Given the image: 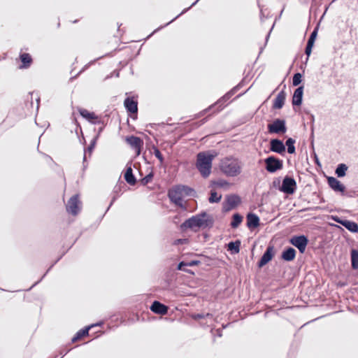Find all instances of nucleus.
Instances as JSON below:
<instances>
[{
	"instance_id": "nucleus-34",
	"label": "nucleus",
	"mask_w": 358,
	"mask_h": 358,
	"mask_svg": "<svg viewBox=\"0 0 358 358\" xmlns=\"http://www.w3.org/2000/svg\"><path fill=\"white\" fill-rule=\"evenodd\" d=\"M222 199L221 194H217V193L215 190H210V196L208 198V201L210 203H218Z\"/></svg>"
},
{
	"instance_id": "nucleus-11",
	"label": "nucleus",
	"mask_w": 358,
	"mask_h": 358,
	"mask_svg": "<svg viewBox=\"0 0 358 358\" xmlns=\"http://www.w3.org/2000/svg\"><path fill=\"white\" fill-rule=\"evenodd\" d=\"M274 246L273 245H269L265 252H264L263 255L260 258L259 261L257 263V265L259 268L263 267L266 264H268L274 256Z\"/></svg>"
},
{
	"instance_id": "nucleus-50",
	"label": "nucleus",
	"mask_w": 358,
	"mask_h": 358,
	"mask_svg": "<svg viewBox=\"0 0 358 358\" xmlns=\"http://www.w3.org/2000/svg\"><path fill=\"white\" fill-rule=\"evenodd\" d=\"M216 331H217V335L218 336H220V337L222 336V331L220 329H217Z\"/></svg>"
},
{
	"instance_id": "nucleus-57",
	"label": "nucleus",
	"mask_w": 358,
	"mask_h": 358,
	"mask_svg": "<svg viewBox=\"0 0 358 358\" xmlns=\"http://www.w3.org/2000/svg\"><path fill=\"white\" fill-rule=\"evenodd\" d=\"M117 187H115V192H117Z\"/></svg>"
},
{
	"instance_id": "nucleus-5",
	"label": "nucleus",
	"mask_w": 358,
	"mask_h": 358,
	"mask_svg": "<svg viewBox=\"0 0 358 358\" xmlns=\"http://www.w3.org/2000/svg\"><path fill=\"white\" fill-rule=\"evenodd\" d=\"M267 129L270 134H284L287 130L285 120L279 118L274 120L272 123L268 124Z\"/></svg>"
},
{
	"instance_id": "nucleus-44",
	"label": "nucleus",
	"mask_w": 358,
	"mask_h": 358,
	"mask_svg": "<svg viewBox=\"0 0 358 358\" xmlns=\"http://www.w3.org/2000/svg\"><path fill=\"white\" fill-rule=\"evenodd\" d=\"M313 47V45L306 44V47L305 49V53L307 55L306 61L308 59V57L311 54Z\"/></svg>"
},
{
	"instance_id": "nucleus-26",
	"label": "nucleus",
	"mask_w": 358,
	"mask_h": 358,
	"mask_svg": "<svg viewBox=\"0 0 358 358\" xmlns=\"http://www.w3.org/2000/svg\"><path fill=\"white\" fill-rule=\"evenodd\" d=\"M20 59L22 62V64L20 66V69L29 68L33 62L32 58L29 53H21L20 55Z\"/></svg>"
},
{
	"instance_id": "nucleus-8",
	"label": "nucleus",
	"mask_w": 358,
	"mask_h": 358,
	"mask_svg": "<svg viewBox=\"0 0 358 358\" xmlns=\"http://www.w3.org/2000/svg\"><path fill=\"white\" fill-rule=\"evenodd\" d=\"M289 243L298 248L301 253H303L308 243V239L305 235L293 236L289 239Z\"/></svg>"
},
{
	"instance_id": "nucleus-9",
	"label": "nucleus",
	"mask_w": 358,
	"mask_h": 358,
	"mask_svg": "<svg viewBox=\"0 0 358 358\" xmlns=\"http://www.w3.org/2000/svg\"><path fill=\"white\" fill-rule=\"evenodd\" d=\"M241 201L240 197L235 194L227 196L223 203L222 210L228 212L234 208Z\"/></svg>"
},
{
	"instance_id": "nucleus-51",
	"label": "nucleus",
	"mask_w": 358,
	"mask_h": 358,
	"mask_svg": "<svg viewBox=\"0 0 358 358\" xmlns=\"http://www.w3.org/2000/svg\"><path fill=\"white\" fill-rule=\"evenodd\" d=\"M67 352H68V351H66V352L61 351L60 355H62V357H64V355H66Z\"/></svg>"
},
{
	"instance_id": "nucleus-17",
	"label": "nucleus",
	"mask_w": 358,
	"mask_h": 358,
	"mask_svg": "<svg viewBox=\"0 0 358 358\" xmlns=\"http://www.w3.org/2000/svg\"><path fill=\"white\" fill-rule=\"evenodd\" d=\"M243 85V80H242L241 83H239L237 85L234 87L230 91H229L227 93H226L222 98H220L217 103V104H223L225 102H227L228 100L230 99V98L235 94L241 89V87Z\"/></svg>"
},
{
	"instance_id": "nucleus-24",
	"label": "nucleus",
	"mask_w": 358,
	"mask_h": 358,
	"mask_svg": "<svg viewBox=\"0 0 358 358\" xmlns=\"http://www.w3.org/2000/svg\"><path fill=\"white\" fill-rule=\"evenodd\" d=\"M296 254V251L295 249L292 247H289L282 251L281 258L286 262H291L295 259Z\"/></svg>"
},
{
	"instance_id": "nucleus-23",
	"label": "nucleus",
	"mask_w": 358,
	"mask_h": 358,
	"mask_svg": "<svg viewBox=\"0 0 358 358\" xmlns=\"http://www.w3.org/2000/svg\"><path fill=\"white\" fill-rule=\"evenodd\" d=\"M79 113L83 117L87 119L92 124H98L101 122L100 120L96 121V120L98 119V117L93 112H89L86 109L80 108Z\"/></svg>"
},
{
	"instance_id": "nucleus-2",
	"label": "nucleus",
	"mask_w": 358,
	"mask_h": 358,
	"mask_svg": "<svg viewBox=\"0 0 358 358\" xmlns=\"http://www.w3.org/2000/svg\"><path fill=\"white\" fill-rule=\"evenodd\" d=\"M214 157L215 155L208 152H200L196 155V167L203 178L210 176Z\"/></svg>"
},
{
	"instance_id": "nucleus-55",
	"label": "nucleus",
	"mask_w": 358,
	"mask_h": 358,
	"mask_svg": "<svg viewBox=\"0 0 358 358\" xmlns=\"http://www.w3.org/2000/svg\"><path fill=\"white\" fill-rule=\"evenodd\" d=\"M246 92H247V91L244 92L243 93H241V94H238V95L237 96V97L241 96V95H243V94H245Z\"/></svg>"
},
{
	"instance_id": "nucleus-10",
	"label": "nucleus",
	"mask_w": 358,
	"mask_h": 358,
	"mask_svg": "<svg viewBox=\"0 0 358 358\" xmlns=\"http://www.w3.org/2000/svg\"><path fill=\"white\" fill-rule=\"evenodd\" d=\"M80 201L78 199V195L75 194L70 198L66 206V210L68 213L73 215H76L80 210Z\"/></svg>"
},
{
	"instance_id": "nucleus-20",
	"label": "nucleus",
	"mask_w": 358,
	"mask_h": 358,
	"mask_svg": "<svg viewBox=\"0 0 358 358\" xmlns=\"http://www.w3.org/2000/svg\"><path fill=\"white\" fill-rule=\"evenodd\" d=\"M124 106L130 113H137L138 112V103L132 97H127L124 101Z\"/></svg>"
},
{
	"instance_id": "nucleus-35",
	"label": "nucleus",
	"mask_w": 358,
	"mask_h": 358,
	"mask_svg": "<svg viewBox=\"0 0 358 358\" xmlns=\"http://www.w3.org/2000/svg\"><path fill=\"white\" fill-rule=\"evenodd\" d=\"M199 0H196L195 1L189 8H185L184 9L179 15H178L176 17H174L173 20H171L170 22H167L165 25L164 26H161L160 27L157 28V29H155L152 34L157 32L158 30L161 29L162 28L170 24L171 22H173L176 19H177L178 17H180V15H182V14H184L185 13H186L189 9H190L192 6H195L197 2L199 1Z\"/></svg>"
},
{
	"instance_id": "nucleus-59",
	"label": "nucleus",
	"mask_w": 358,
	"mask_h": 358,
	"mask_svg": "<svg viewBox=\"0 0 358 358\" xmlns=\"http://www.w3.org/2000/svg\"><path fill=\"white\" fill-rule=\"evenodd\" d=\"M48 271H49V269H48V271H45V275H46V273H48Z\"/></svg>"
},
{
	"instance_id": "nucleus-53",
	"label": "nucleus",
	"mask_w": 358,
	"mask_h": 358,
	"mask_svg": "<svg viewBox=\"0 0 358 358\" xmlns=\"http://www.w3.org/2000/svg\"><path fill=\"white\" fill-rule=\"evenodd\" d=\"M327 8H326V10H325L324 13H323V15L321 16L320 20H322V19L323 18V17H324V14H325V13H326V11H327ZM320 21H321V20H320Z\"/></svg>"
},
{
	"instance_id": "nucleus-21",
	"label": "nucleus",
	"mask_w": 358,
	"mask_h": 358,
	"mask_svg": "<svg viewBox=\"0 0 358 358\" xmlns=\"http://www.w3.org/2000/svg\"><path fill=\"white\" fill-rule=\"evenodd\" d=\"M101 324H102V322H98L96 324L90 325L88 327H85L84 329L79 330L76 334V335L72 338V339H71L72 343H75L77 341H78L79 339H80L81 338H83V336H87L89 334V330L91 328H92L94 327H96V326H101Z\"/></svg>"
},
{
	"instance_id": "nucleus-13",
	"label": "nucleus",
	"mask_w": 358,
	"mask_h": 358,
	"mask_svg": "<svg viewBox=\"0 0 358 358\" xmlns=\"http://www.w3.org/2000/svg\"><path fill=\"white\" fill-rule=\"evenodd\" d=\"M333 220L337 223L345 227L348 231L352 233H358V224L348 220H343L338 217H333Z\"/></svg>"
},
{
	"instance_id": "nucleus-32",
	"label": "nucleus",
	"mask_w": 358,
	"mask_h": 358,
	"mask_svg": "<svg viewBox=\"0 0 358 358\" xmlns=\"http://www.w3.org/2000/svg\"><path fill=\"white\" fill-rule=\"evenodd\" d=\"M295 140L292 138H288L285 142V146L287 147V152L289 154L295 153L296 148L294 146Z\"/></svg>"
},
{
	"instance_id": "nucleus-15",
	"label": "nucleus",
	"mask_w": 358,
	"mask_h": 358,
	"mask_svg": "<svg viewBox=\"0 0 358 358\" xmlns=\"http://www.w3.org/2000/svg\"><path fill=\"white\" fill-rule=\"evenodd\" d=\"M247 227L250 229H255L259 226V217L253 213H248L246 215Z\"/></svg>"
},
{
	"instance_id": "nucleus-43",
	"label": "nucleus",
	"mask_w": 358,
	"mask_h": 358,
	"mask_svg": "<svg viewBox=\"0 0 358 358\" xmlns=\"http://www.w3.org/2000/svg\"><path fill=\"white\" fill-rule=\"evenodd\" d=\"M185 266H188V265L187 264V262H180L178 264V266H177V269L179 270V271H185L187 273H190V271L188 270V269H185L184 267Z\"/></svg>"
},
{
	"instance_id": "nucleus-61",
	"label": "nucleus",
	"mask_w": 358,
	"mask_h": 358,
	"mask_svg": "<svg viewBox=\"0 0 358 358\" xmlns=\"http://www.w3.org/2000/svg\"><path fill=\"white\" fill-rule=\"evenodd\" d=\"M59 358H62V357H59Z\"/></svg>"
},
{
	"instance_id": "nucleus-33",
	"label": "nucleus",
	"mask_w": 358,
	"mask_h": 358,
	"mask_svg": "<svg viewBox=\"0 0 358 358\" xmlns=\"http://www.w3.org/2000/svg\"><path fill=\"white\" fill-rule=\"evenodd\" d=\"M348 166L345 164H340L338 165L336 169V174L338 178H341L345 176Z\"/></svg>"
},
{
	"instance_id": "nucleus-40",
	"label": "nucleus",
	"mask_w": 358,
	"mask_h": 358,
	"mask_svg": "<svg viewBox=\"0 0 358 358\" xmlns=\"http://www.w3.org/2000/svg\"><path fill=\"white\" fill-rule=\"evenodd\" d=\"M154 174L152 172H150L144 178L141 180V184L143 186L148 185L153 178Z\"/></svg>"
},
{
	"instance_id": "nucleus-58",
	"label": "nucleus",
	"mask_w": 358,
	"mask_h": 358,
	"mask_svg": "<svg viewBox=\"0 0 358 358\" xmlns=\"http://www.w3.org/2000/svg\"><path fill=\"white\" fill-rule=\"evenodd\" d=\"M48 271H49V269H48V271H45V275H46V273H48Z\"/></svg>"
},
{
	"instance_id": "nucleus-52",
	"label": "nucleus",
	"mask_w": 358,
	"mask_h": 358,
	"mask_svg": "<svg viewBox=\"0 0 358 358\" xmlns=\"http://www.w3.org/2000/svg\"><path fill=\"white\" fill-rule=\"evenodd\" d=\"M183 241L184 240H182V239H178V240H177V243H182L183 242Z\"/></svg>"
},
{
	"instance_id": "nucleus-25",
	"label": "nucleus",
	"mask_w": 358,
	"mask_h": 358,
	"mask_svg": "<svg viewBox=\"0 0 358 358\" xmlns=\"http://www.w3.org/2000/svg\"><path fill=\"white\" fill-rule=\"evenodd\" d=\"M285 98H286L285 92L284 90L280 91L278 94L277 96L275 97V99L274 100L273 108L274 109L282 108L285 104Z\"/></svg>"
},
{
	"instance_id": "nucleus-47",
	"label": "nucleus",
	"mask_w": 358,
	"mask_h": 358,
	"mask_svg": "<svg viewBox=\"0 0 358 358\" xmlns=\"http://www.w3.org/2000/svg\"><path fill=\"white\" fill-rule=\"evenodd\" d=\"M117 196H114L110 203V205L108 207L107 210H106V212L109 210V208L111 207V206L113 204V203L115 202V201L117 199Z\"/></svg>"
},
{
	"instance_id": "nucleus-16",
	"label": "nucleus",
	"mask_w": 358,
	"mask_h": 358,
	"mask_svg": "<svg viewBox=\"0 0 358 358\" xmlns=\"http://www.w3.org/2000/svg\"><path fill=\"white\" fill-rule=\"evenodd\" d=\"M243 85V80H242L241 83H239L237 85L234 87L230 91H229L227 93H226L222 98H220L217 103V104H223L225 102H227L228 100L230 99V98L235 94L241 89V87Z\"/></svg>"
},
{
	"instance_id": "nucleus-38",
	"label": "nucleus",
	"mask_w": 358,
	"mask_h": 358,
	"mask_svg": "<svg viewBox=\"0 0 358 358\" xmlns=\"http://www.w3.org/2000/svg\"><path fill=\"white\" fill-rule=\"evenodd\" d=\"M95 143H96V138H94L92 141L90 145L87 147V150L85 151V155H84V157H83V162L84 163L86 161V153L89 152L90 156L91 155V153H92V150L94 148Z\"/></svg>"
},
{
	"instance_id": "nucleus-4",
	"label": "nucleus",
	"mask_w": 358,
	"mask_h": 358,
	"mask_svg": "<svg viewBox=\"0 0 358 358\" xmlns=\"http://www.w3.org/2000/svg\"><path fill=\"white\" fill-rule=\"evenodd\" d=\"M265 169L268 173H275L283 168V161L278 157L271 155L264 159Z\"/></svg>"
},
{
	"instance_id": "nucleus-14",
	"label": "nucleus",
	"mask_w": 358,
	"mask_h": 358,
	"mask_svg": "<svg viewBox=\"0 0 358 358\" xmlns=\"http://www.w3.org/2000/svg\"><path fill=\"white\" fill-rule=\"evenodd\" d=\"M126 141L136 150L137 155H139L141 147L143 145V140L139 137L130 136L126 138Z\"/></svg>"
},
{
	"instance_id": "nucleus-22",
	"label": "nucleus",
	"mask_w": 358,
	"mask_h": 358,
	"mask_svg": "<svg viewBox=\"0 0 358 358\" xmlns=\"http://www.w3.org/2000/svg\"><path fill=\"white\" fill-rule=\"evenodd\" d=\"M303 86H299L294 92L292 96V105L293 106H301L303 101Z\"/></svg>"
},
{
	"instance_id": "nucleus-39",
	"label": "nucleus",
	"mask_w": 358,
	"mask_h": 358,
	"mask_svg": "<svg viewBox=\"0 0 358 358\" xmlns=\"http://www.w3.org/2000/svg\"><path fill=\"white\" fill-rule=\"evenodd\" d=\"M302 75L300 73H296L294 74L292 78V84L294 86H298L302 81Z\"/></svg>"
},
{
	"instance_id": "nucleus-37",
	"label": "nucleus",
	"mask_w": 358,
	"mask_h": 358,
	"mask_svg": "<svg viewBox=\"0 0 358 358\" xmlns=\"http://www.w3.org/2000/svg\"><path fill=\"white\" fill-rule=\"evenodd\" d=\"M228 185H229V182L224 180H214V181H211V183H210V187L216 186L218 187H224Z\"/></svg>"
},
{
	"instance_id": "nucleus-41",
	"label": "nucleus",
	"mask_w": 358,
	"mask_h": 358,
	"mask_svg": "<svg viewBox=\"0 0 358 358\" xmlns=\"http://www.w3.org/2000/svg\"><path fill=\"white\" fill-rule=\"evenodd\" d=\"M212 314L206 313V314H201V313H197V314H193L192 315V319L195 320H198L200 319H203L208 317H212Z\"/></svg>"
},
{
	"instance_id": "nucleus-28",
	"label": "nucleus",
	"mask_w": 358,
	"mask_h": 358,
	"mask_svg": "<svg viewBox=\"0 0 358 358\" xmlns=\"http://www.w3.org/2000/svg\"><path fill=\"white\" fill-rule=\"evenodd\" d=\"M180 189L182 193L183 197L184 196H190V197H196V191L187 185H179Z\"/></svg>"
},
{
	"instance_id": "nucleus-54",
	"label": "nucleus",
	"mask_w": 358,
	"mask_h": 358,
	"mask_svg": "<svg viewBox=\"0 0 358 358\" xmlns=\"http://www.w3.org/2000/svg\"><path fill=\"white\" fill-rule=\"evenodd\" d=\"M314 120H315V118H314V115H311V121H312V122H314Z\"/></svg>"
},
{
	"instance_id": "nucleus-3",
	"label": "nucleus",
	"mask_w": 358,
	"mask_h": 358,
	"mask_svg": "<svg viewBox=\"0 0 358 358\" xmlns=\"http://www.w3.org/2000/svg\"><path fill=\"white\" fill-rule=\"evenodd\" d=\"M220 168L221 171L229 177H234L241 172V162L236 158L226 157L221 160Z\"/></svg>"
},
{
	"instance_id": "nucleus-7",
	"label": "nucleus",
	"mask_w": 358,
	"mask_h": 358,
	"mask_svg": "<svg viewBox=\"0 0 358 358\" xmlns=\"http://www.w3.org/2000/svg\"><path fill=\"white\" fill-rule=\"evenodd\" d=\"M168 196L173 203L182 208H185L182 203L183 195L179 185L169 189L168 192Z\"/></svg>"
},
{
	"instance_id": "nucleus-42",
	"label": "nucleus",
	"mask_w": 358,
	"mask_h": 358,
	"mask_svg": "<svg viewBox=\"0 0 358 358\" xmlns=\"http://www.w3.org/2000/svg\"><path fill=\"white\" fill-rule=\"evenodd\" d=\"M152 149L154 150L153 153H154L155 156L159 160V162L161 163H163L164 157H163L161 152L159 151V150L155 146H153Z\"/></svg>"
},
{
	"instance_id": "nucleus-29",
	"label": "nucleus",
	"mask_w": 358,
	"mask_h": 358,
	"mask_svg": "<svg viewBox=\"0 0 358 358\" xmlns=\"http://www.w3.org/2000/svg\"><path fill=\"white\" fill-rule=\"evenodd\" d=\"M241 244L240 240L231 241L228 243V250L231 251L232 254H237L240 252Z\"/></svg>"
},
{
	"instance_id": "nucleus-18",
	"label": "nucleus",
	"mask_w": 358,
	"mask_h": 358,
	"mask_svg": "<svg viewBox=\"0 0 358 358\" xmlns=\"http://www.w3.org/2000/svg\"><path fill=\"white\" fill-rule=\"evenodd\" d=\"M327 182L329 187L334 191L344 192L345 189V186L336 178L331 176L328 177Z\"/></svg>"
},
{
	"instance_id": "nucleus-6",
	"label": "nucleus",
	"mask_w": 358,
	"mask_h": 358,
	"mask_svg": "<svg viewBox=\"0 0 358 358\" xmlns=\"http://www.w3.org/2000/svg\"><path fill=\"white\" fill-rule=\"evenodd\" d=\"M296 182L294 178L286 176L283 180L279 189L287 194H292L296 189Z\"/></svg>"
},
{
	"instance_id": "nucleus-49",
	"label": "nucleus",
	"mask_w": 358,
	"mask_h": 358,
	"mask_svg": "<svg viewBox=\"0 0 358 358\" xmlns=\"http://www.w3.org/2000/svg\"><path fill=\"white\" fill-rule=\"evenodd\" d=\"M210 108H210H207V109H206V110H203L201 113L198 114V115H196V117H200V115H201L204 114V113H205L208 110H209Z\"/></svg>"
},
{
	"instance_id": "nucleus-46",
	"label": "nucleus",
	"mask_w": 358,
	"mask_h": 358,
	"mask_svg": "<svg viewBox=\"0 0 358 358\" xmlns=\"http://www.w3.org/2000/svg\"><path fill=\"white\" fill-rule=\"evenodd\" d=\"M201 264V262L199 260H192L190 262H187V264L188 266H197Z\"/></svg>"
},
{
	"instance_id": "nucleus-31",
	"label": "nucleus",
	"mask_w": 358,
	"mask_h": 358,
	"mask_svg": "<svg viewBox=\"0 0 358 358\" xmlns=\"http://www.w3.org/2000/svg\"><path fill=\"white\" fill-rule=\"evenodd\" d=\"M243 221V216L239 213H235L232 216V221L230 224L231 228L236 229L237 228Z\"/></svg>"
},
{
	"instance_id": "nucleus-30",
	"label": "nucleus",
	"mask_w": 358,
	"mask_h": 358,
	"mask_svg": "<svg viewBox=\"0 0 358 358\" xmlns=\"http://www.w3.org/2000/svg\"><path fill=\"white\" fill-rule=\"evenodd\" d=\"M351 266L352 269H358V250L352 249L350 251Z\"/></svg>"
},
{
	"instance_id": "nucleus-56",
	"label": "nucleus",
	"mask_w": 358,
	"mask_h": 358,
	"mask_svg": "<svg viewBox=\"0 0 358 358\" xmlns=\"http://www.w3.org/2000/svg\"><path fill=\"white\" fill-rule=\"evenodd\" d=\"M269 37V34H267L266 37V41H267L268 38Z\"/></svg>"
},
{
	"instance_id": "nucleus-48",
	"label": "nucleus",
	"mask_w": 358,
	"mask_h": 358,
	"mask_svg": "<svg viewBox=\"0 0 358 358\" xmlns=\"http://www.w3.org/2000/svg\"><path fill=\"white\" fill-rule=\"evenodd\" d=\"M45 274H44V275L41 277V278L39 280H38L37 282H35V283H34V285H32V286H31V287L28 290H30L33 287H34V286H35L36 285H37L40 281H41V280H42V279L45 277Z\"/></svg>"
},
{
	"instance_id": "nucleus-45",
	"label": "nucleus",
	"mask_w": 358,
	"mask_h": 358,
	"mask_svg": "<svg viewBox=\"0 0 358 358\" xmlns=\"http://www.w3.org/2000/svg\"><path fill=\"white\" fill-rule=\"evenodd\" d=\"M207 117H205V118H203L202 120H201L199 122H195L194 124V127H199L200 126H201L202 124H205L206 122H207Z\"/></svg>"
},
{
	"instance_id": "nucleus-36",
	"label": "nucleus",
	"mask_w": 358,
	"mask_h": 358,
	"mask_svg": "<svg viewBox=\"0 0 358 358\" xmlns=\"http://www.w3.org/2000/svg\"><path fill=\"white\" fill-rule=\"evenodd\" d=\"M319 25H320V22L317 23V26L315 27L314 30L311 33V34L308 40V42H307L308 45H313V46L314 45V43H315V38L317 35Z\"/></svg>"
},
{
	"instance_id": "nucleus-27",
	"label": "nucleus",
	"mask_w": 358,
	"mask_h": 358,
	"mask_svg": "<svg viewBox=\"0 0 358 358\" xmlns=\"http://www.w3.org/2000/svg\"><path fill=\"white\" fill-rule=\"evenodd\" d=\"M124 179L126 182L131 185H134L136 184V178L133 173V171L131 166L127 169V171L124 173Z\"/></svg>"
},
{
	"instance_id": "nucleus-12",
	"label": "nucleus",
	"mask_w": 358,
	"mask_h": 358,
	"mask_svg": "<svg viewBox=\"0 0 358 358\" xmlns=\"http://www.w3.org/2000/svg\"><path fill=\"white\" fill-rule=\"evenodd\" d=\"M270 150L280 155H283L286 151V147L282 141L278 138H273L270 141Z\"/></svg>"
},
{
	"instance_id": "nucleus-60",
	"label": "nucleus",
	"mask_w": 358,
	"mask_h": 358,
	"mask_svg": "<svg viewBox=\"0 0 358 358\" xmlns=\"http://www.w3.org/2000/svg\"><path fill=\"white\" fill-rule=\"evenodd\" d=\"M54 358H57V357H54Z\"/></svg>"
},
{
	"instance_id": "nucleus-1",
	"label": "nucleus",
	"mask_w": 358,
	"mask_h": 358,
	"mask_svg": "<svg viewBox=\"0 0 358 358\" xmlns=\"http://www.w3.org/2000/svg\"><path fill=\"white\" fill-rule=\"evenodd\" d=\"M214 220L212 215L206 212L193 215L186 220L182 224L181 228H189L191 229L195 227L201 229L211 228L213 226Z\"/></svg>"
},
{
	"instance_id": "nucleus-19",
	"label": "nucleus",
	"mask_w": 358,
	"mask_h": 358,
	"mask_svg": "<svg viewBox=\"0 0 358 358\" xmlns=\"http://www.w3.org/2000/svg\"><path fill=\"white\" fill-rule=\"evenodd\" d=\"M168 307L158 301H155L150 306V310L157 314L166 315L168 313Z\"/></svg>"
}]
</instances>
